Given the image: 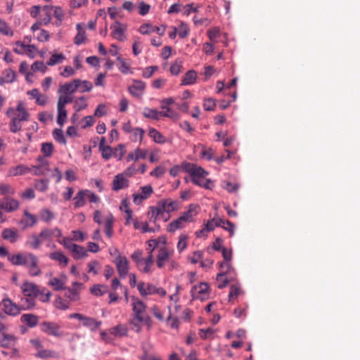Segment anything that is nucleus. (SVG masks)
<instances>
[{
	"label": "nucleus",
	"mask_w": 360,
	"mask_h": 360,
	"mask_svg": "<svg viewBox=\"0 0 360 360\" xmlns=\"http://www.w3.org/2000/svg\"><path fill=\"white\" fill-rule=\"evenodd\" d=\"M137 289L140 295L143 297L157 294L163 297L167 294L166 290L162 288L157 287L152 283H144L143 281H141L137 284Z\"/></svg>",
	"instance_id": "obj_4"
},
{
	"label": "nucleus",
	"mask_w": 360,
	"mask_h": 360,
	"mask_svg": "<svg viewBox=\"0 0 360 360\" xmlns=\"http://www.w3.org/2000/svg\"><path fill=\"white\" fill-rule=\"evenodd\" d=\"M162 109L165 110V111H160V116L169 117L173 120H177L179 119V114L172 110L170 108L165 106V105H161L160 107Z\"/></svg>",
	"instance_id": "obj_45"
},
{
	"label": "nucleus",
	"mask_w": 360,
	"mask_h": 360,
	"mask_svg": "<svg viewBox=\"0 0 360 360\" xmlns=\"http://www.w3.org/2000/svg\"><path fill=\"white\" fill-rule=\"evenodd\" d=\"M145 89V82L141 80H134L133 84L129 86L128 90L132 96L140 98L143 95Z\"/></svg>",
	"instance_id": "obj_15"
},
{
	"label": "nucleus",
	"mask_w": 360,
	"mask_h": 360,
	"mask_svg": "<svg viewBox=\"0 0 360 360\" xmlns=\"http://www.w3.org/2000/svg\"><path fill=\"white\" fill-rule=\"evenodd\" d=\"M148 136L157 143L163 144L167 142L165 136L155 128H150Z\"/></svg>",
	"instance_id": "obj_32"
},
{
	"label": "nucleus",
	"mask_w": 360,
	"mask_h": 360,
	"mask_svg": "<svg viewBox=\"0 0 360 360\" xmlns=\"http://www.w3.org/2000/svg\"><path fill=\"white\" fill-rule=\"evenodd\" d=\"M144 133H145V131L143 129L139 128V127L134 128V129L130 133L131 141L133 142L139 141L141 142L143 139Z\"/></svg>",
	"instance_id": "obj_56"
},
{
	"label": "nucleus",
	"mask_w": 360,
	"mask_h": 360,
	"mask_svg": "<svg viewBox=\"0 0 360 360\" xmlns=\"http://www.w3.org/2000/svg\"><path fill=\"white\" fill-rule=\"evenodd\" d=\"M129 186V179L124 176L122 173L117 174L114 176L112 181V190L114 191H119L122 189H125Z\"/></svg>",
	"instance_id": "obj_14"
},
{
	"label": "nucleus",
	"mask_w": 360,
	"mask_h": 360,
	"mask_svg": "<svg viewBox=\"0 0 360 360\" xmlns=\"http://www.w3.org/2000/svg\"><path fill=\"white\" fill-rule=\"evenodd\" d=\"M37 160L40 162V165L35 167V174L39 175L44 174V172L49 171V162L44 157L39 156Z\"/></svg>",
	"instance_id": "obj_43"
},
{
	"label": "nucleus",
	"mask_w": 360,
	"mask_h": 360,
	"mask_svg": "<svg viewBox=\"0 0 360 360\" xmlns=\"http://www.w3.org/2000/svg\"><path fill=\"white\" fill-rule=\"evenodd\" d=\"M108 287L106 285L100 284L94 285L91 288V293L96 296H102L103 295L106 293Z\"/></svg>",
	"instance_id": "obj_60"
},
{
	"label": "nucleus",
	"mask_w": 360,
	"mask_h": 360,
	"mask_svg": "<svg viewBox=\"0 0 360 360\" xmlns=\"http://www.w3.org/2000/svg\"><path fill=\"white\" fill-rule=\"evenodd\" d=\"M0 33L5 36H13V31L4 20L0 19Z\"/></svg>",
	"instance_id": "obj_61"
},
{
	"label": "nucleus",
	"mask_w": 360,
	"mask_h": 360,
	"mask_svg": "<svg viewBox=\"0 0 360 360\" xmlns=\"http://www.w3.org/2000/svg\"><path fill=\"white\" fill-rule=\"evenodd\" d=\"M243 292L239 284L234 283L230 286V292L229 294V300L232 302L236 300Z\"/></svg>",
	"instance_id": "obj_42"
},
{
	"label": "nucleus",
	"mask_w": 360,
	"mask_h": 360,
	"mask_svg": "<svg viewBox=\"0 0 360 360\" xmlns=\"http://www.w3.org/2000/svg\"><path fill=\"white\" fill-rule=\"evenodd\" d=\"M15 338L13 335L1 333L0 336V345L3 347H8L15 342Z\"/></svg>",
	"instance_id": "obj_40"
},
{
	"label": "nucleus",
	"mask_w": 360,
	"mask_h": 360,
	"mask_svg": "<svg viewBox=\"0 0 360 360\" xmlns=\"http://www.w3.org/2000/svg\"><path fill=\"white\" fill-rule=\"evenodd\" d=\"M36 356L40 359L58 358V354L49 349H39Z\"/></svg>",
	"instance_id": "obj_50"
},
{
	"label": "nucleus",
	"mask_w": 360,
	"mask_h": 360,
	"mask_svg": "<svg viewBox=\"0 0 360 360\" xmlns=\"http://www.w3.org/2000/svg\"><path fill=\"white\" fill-rule=\"evenodd\" d=\"M86 193L85 190L79 191L77 195L73 198L75 201V207H81L85 205L86 204Z\"/></svg>",
	"instance_id": "obj_46"
},
{
	"label": "nucleus",
	"mask_w": 360,
	"mask_h": 360,
	"mask_svg": "<svg viewBox=\"0 0 360 360\" xmlns=\"http://www.w3.org/2000/svg\"><path fill=\"white\" fill-rule=\"evenodd\" d=\"M147 155V151L140 148H136L134 152L130 153L127 157V161H138L139 159H145Z\"/></svg>",
	"instance_id": "obj_30"
},
{
	"label": "nucleus",
	"mask_w": 360,
	"mask_h": 360,
	"mask_svg": "<svg viewBox=\"0 0 360 360\" xmlns=\"http://www.w3.org/2000/svg\"><path fill=\"white\" fill-rule=\"evenodd\" d=\"M129 323L131 326V330H133L137 333H141L142 330L141 324L143 323V321H141L134 317H131Z\"/></svg>",
	"instance_id": "obj_62"
},
{
	"label": "nucleus",
	"mask_w": 360,
	"mask_h": 360,
	"mask_svg": "<svg viewBox=\"0 0 360 360\" xmlns=\"http://www.w3.org/2000/svg\"><path fill=\"white\" fill-rule=\"evenodd\" d=\"M53 150V146L52 143L46 142L41 145V151L44 157H51Z\"/></svg>",
	"instance_id": "obj_64"
},
{
	"label": "nucleus",
	"mask_w": 360,
	"mask_h": 360,
	"mask_svg": "<svg viewBox=\"0 0 360 360\" xmlns=\"http://www.w3.org/2000/svg\"><path fill=\"white\" fill-rule=\"evenodd\" d=\"M42 243V240L39 236L32 235L30 237L29 240L26 242V245L34 250L38 249Z\"/></svg>",
	"instance_id": "obj_48"
},
{
	"label": "nucleus",
	"mask_w": 360,
	"mask_h": 360,
	"mask_svg": "<svg viewBox=\"0 0 360 360\" xmlns=\"http://www.w3.org/2000/svg\"><path fill=\"white\" fill-rule=\"evenodd\" d=\"M164 212H172L179 210V203L177 200L165 199L158 202Z\"/></svg>",
	"instance_id": "obj_23"
},
{
	"label": "nucleus",
	"mask_w": 360,
	"mask_h": 360,
	"mask_svg": "<svg viewBox=\"0 0 360 360\" xmlns=\"http://www.w3.org/2000/svg\"><path fill=\"white\" fill-rule=\"evenodd\" d=\"M20 321L30 328H34L38 323L39 317L32 314H25L21 316Z\"/></svg>",
	"instance_id": "obj_29"
},
{
	"label": "nucleus",
	"mask_w": 360,
	"mask_h": 360,
	"mask_svg": "<svg viewBox=\"0 0 360 360\" xmlns=\"http://www.w3.org/2000/svg\"><path fill=\"white\" fill-rule=\"evenodd\" d=\"M181 167L185 172H188L191 175V180L195 178L198 179L200 177H205L208 174V172L202 167H198L192 163L184 162Z\"/></svg>",
	"instance_id": "obj_7"
},
{
	"label": "nucleus",
	"mask_w": 360,
	"mask_h": 360,
	"mask_svg": "<svg viewBox=\"0 0 360 360\" xmlns=\"http://www.w3.org/2000/svg\"><path fill=\"white\" fill-rule=\"evenodd\" d=\"M88 106L86 98L85 96H80L74 101L73 108L75 112L81 111L86 109Z\"/></svg>",
	"instance_id": "obj_41"
},
{
	"label": "nucleus",
	"mask_w": 360,
	"mask_h": 360,
	"mask_svg": "<svg viewBox=\"0 0 360 360\" xmlns=\"http://www.w3.org/2000/svg\"><path fill=\"white\" fill-rule=\"evenodd\" d=\"M59 94V96H58V102H57L58 105L65 108V105L67 104L72 103L75 101L74 98L72 95L63 94Z\"/></svg>",
	"instance_id": "obj_52"
},
{
	"label": "nucleus",
	"mask_w": 360,
	"mask_h": 360,
	"mask_svg": "<svg viewBox=\"0 0 360 360\" xmlns=\"http://www.w3.org/2000/svg\"><path fill=\"white\" fill-rule=\"evenodd\" d=\"M52 8H53L52 14L57 19V21H58L56 22V25H60L64 18V15H65L64 11L60 6H52Z\"/></svg>",
	"instance_id": "obj_54"
},
{
	"label": "nucleus",
	"mask_w": 360,
	"mask_h": 360,
	"mask_svg": "<svg viewBox=\"0 0 360 360\" xmlns=\"http://www.w3.org/2000/svg\"><path fill=\"white\" fill-rule=\"evenodd\" d=\"M153 264L152 250L148 251V256L143 258L137 265V268L143 273H149Z\"/></svg>",
	"instance_id": "obj_22"
},
{
	"label": "nucleus",
	"mask_w": 360,
	"mask_h": 360,
	"mask_svg": "<svg viewBox=\"0 0 360 360\" xmlns=\"http://www.w3.org/2000/svg\"><path fill=\"white\" fill-rule=\"evenodd\" d=\"M65 59V56L63 53H54L50 59L46 62L47 65L53 66L56 64L61 63Z\"/></svg>",
	"instance_id": "obj_57"
},
{
	"label": "nucleus",
	"mask_w": 360,
	"mask_h": 360,
	"mask_svg": "<svg viewBox=\"0 0 360 360\" xmlns=\"http://www.w3.org/2000/svg\"><path fill=\"white\" fill-rule=\"evenodd\" d=\"M127 333L128 328L124 324H118L110 329V333L116 337L126 336Z\"/></svg>",
	"instance_id": "obj_35"
},
{
	"label": "nucleus",
	"mask_w": 360,
	"mask_h": 360,
	"mask_svg": "<svg viewBox=\"0 0 360 360\" xmlns=\"http://www.w3.org/2000/svg\"><path fill=\"white\" fill-rule=\"evenodd\" d=\"M112 30L111 36L119 40L124 41V33L127 30V26L122 24L118 21H115L114 24L110 26Z\"/></svg>",
	"instance_id": "obj_19"
},
{
	"label": "nucleus",
	"mask_w": 360,
	"mask_h": 360,
	"mask_svg": "<svg viewBox=\"0 0 360 360\" xmlns=\"http://www.w3.org/2000/svg\"><path fill=\"white\" fill-rule=\"evenodd\" d=\"M49 258L51 260L57 262L58 264L65 267L68 264L69 259L61 251H56L49 254Z\"/></svg>",
	"instance_id": "obj_27"
},
{
	"label": "nucleus",
	"mask_w": 360,
	"mask_h": 360,
	"mask_svg": "<svg viewBox=\"0 0 360 360\" xmlns=\"http://www.w3.org/2000/svg\"><path fill=\"white\" fill-rule=\"evenodd\" d=\"M8 261L13 265L25 266L31 276H38L41 274L39 259L32 252H25L12 255L8 256Z\"/></svg>",
	"instance_id": "obj_1"
},
{
	"label": "nucleus",
	"mask_w": 360,
	"mask_h": 360,
	"mask_svg": "<svg viewBox=\"0 0 360 360\" xmlns=\"http://www.w3.org/2000/svg\"><path fill=\"white\" fill-rule=\"evenodd\" d=\"M116 266L118 274L120 278H125L129 273V261L125 256H122L118 252L117 256L113 261Z\"/></svg>",
	"instance_id": "obj_8"
},
{
	"label": "nucleus",
	"mask_w": 360,
	"mask_h": 360,
	"mask_svg": "<svg viewBox=\"0 0 360 360\" xmlns=\"http://www.w3.org/2000/svg\"><path fill=\"white\" fill-rule=\"evenodd\" d=\"M117 61L118 62L117 68L118 70L124 75L128 73H131L132 72L130 70V63L127 62L125 59H123L121 56H117Z\"/></svg>",
	"instance_id": "obj_37"
},
{
	"label": "nucleus",
	"mask_w": 360,
	"mask_h": 360,
	"mask_svg": "<svg viewBox=\"0 0 360 360\" xmlns=\"http://www.w3.org/2000/svg\"><path fill=\"white\" fill-rule=\"evenodd\" d=\"M39 235L43 242L44 240H50L54 237L59 238L62 236V233L58 227L53 229L45 228L41 231Z\"/></svg>",
	"instance_id": "obj_20"
},
{
	"label": "nucleus",
	"mask_w": 360,
	"mask_h": 360,
	"mask_svg": "<svg viewBox=\"0 0 360 360\" xmlns=\"http://www.w3.org/2000/svg\"><path fill=\"white\" fill-rule=\"evenodd\" d=\"M57 123L60 126H63L67 119L68 112L65 107H62L57 105Z\"/></svg>",
	"instance_id": "obj_49"
},
{
	"label": "nucleus",
	"mask_w": 360,
	"mask_h": 360,
	"mask_svg": "<svg viewBox=\"0 0 360 360\" xmlns=\"http://www.w3.org/2000/svg\"><path fill=\"white\" fill-rule=\"evenodd\" d=\"M219 268L220 273L217 276V281H219L225 276H229L231 280L236 278V274L231 262H221L219 264Z\"/></svg>",
	"instance_id": "obj_13"
},
{
	"label": "nucleus",
	"mask_w": 360,
	"mask_h": 360,
	"mask_svg": "<svg viewBox=\"0 0 360 360\" xmlns=\"http://www.w3.org/2000/svg\"><path fill=\"white\" fill-rule=\"evenodd\" d=\"M101 268L100 263L96 260L91 261L87 264V272L92 273L94 275H96L98 273V270Z\"/></svg>",
	"instance_id": "obj_63"
},
{
	"label": "nucleus",
	"mask_w": 360,
	"mask_h": 360,
	"mask_svg": "<svg viewBox=\"0 0 360 360\" xmlns=\"http://www.w3.org/2000/svg\"><path fill=\"white\" fill-rule=\"evenodd\" d=\"M76 28L77 30V34L75 37L74 43L76 45H80L83 44L86 40V33L85 30L83 29L80 24H77L76 25Z\"/></svg>",
	"instance_id": "obj_39"
},
{
	"label": "nucleus",
	"mask_w": 360,
	"mask_h": 360,
	"mask_svg": "<svg viewBox=\"0 0 360 360\" xmlns=\"http://www.w3.org/2000/svg\"><path fill=\"white\" fill-rule=\"evenodd\" d=\"M197 78V73L194 70L188 71L181 79V85L193 84Z\"/></svg>",
	"instance_id": "obj_36"
},
{
	"label": "nucleus",
	"mask_w": 360,
	"mask_h": 360,
	"mask_svg": "<svg viewBox=\"0 0 360 360\" xmlns=\"http://www.w3.org/2000/svg\"><path fill=\"white\" fill-rule=\"evenodd\" d=\"M0 307L1 310L6 314L11 316H16L20 314L22 307L20 305L13 302L9 297H4L0 302Z\"/></svg>",
	"instance_id": "obj_5"
},
{
	"label": "nucleus",
	"mask_w": 360,
	"mask_h": 360,
	"mask_svg": "<svg viewBox=\"0 0 360 360\" xmlns=\"http://www.w3.org/2000/svg\"><path fill=\"white\" fill-rule=\"evenodd\" d=\"M200 211V206L195 204L189 205L188 210L184 212L179 217L169 224L167 231L174 232L184 228L187 223L193 222Z\"/></svg>",
	"instance_id": "obj_2"
},
{
	"label": "nucleus",
	"mask_w": 360,
	"mask_h": 360,
	"mask_svg": "<svg viewBox=\"0 0 360 360\" xmlns=\"http://www.w3.org/2000/svg\"><path fill=\"white\" fill-rule=\"evenodd\" d=\"M217 226H221L224 230L229 232L230 236H232L234 234L235 226L229 220L219 219L217 221Z\"/></svg>",
	"instance_id": "obj_44"
},
{
	"label": "nucleus",
	"mask_w": 360,
	"mask_h": 360,
	"mask_svg": "<svg viewBox=\"0 0 360 360\" xmlns=\"http://www.w3.org/2000/svg\"><path fill=\"white\" fill-rule=\"evenodd\" d=\"M101 321H96V319L86 316L82 324L84 326L89 328L91 331H96L101 325Z\"/></svg>",
	"instance_id": "obj_34"
},
{
	"label": "nucleus",
	"mask_w": 360,
	"mask_h": 360,
	"mask_svg": "<svg viewBox=\"0 0 360 360\" xmlns=\"http://www.w3.org/2000/svg\"><path fill=\"white\" fill-rule=\"evenodd\" d=\"M209 285L206 283H200L195 285L191 290V296L193 299L204 300L208 296Z\"/></svg>",
	"instance_id": "obj_11"
},
{
	"label": "nucleus",
	"mask_w": 360,
	"mask_h": 360,
	"mask_svg": "<svg viewBox=\"0 0 360 360\" xmlns=\"http://www.w3.org/2000/svg\"><path fill=\"white\" fill-rule=\"evenodd\" d=\"M63 278H59L56 277L51 278L48 282V285L53 288V289L56 291H59L62 290H65V276H63Z\"/></svg>",
	"instance_id": "obj_31"
},
{
	"label": "nucleus",
	"mask_w": 360,
	"mask_h": 360,
	"mask_svg": "<svg viewBox=\"0 0 360 360\" xmlns=\"http://www.w3.org/2000/svg\"><path fill=\"white\" fill-rule=\"evenodd\" d=\"M40 329L42 332L55 337L63 336L62 332H60V326L54 322L44 321L40 324Z\"/></svg>",
	"instance_id": "obj_10"
},
{
	"label": "nucleus",
	"mask_w": 360,
	"mask_h": 360,
	"mask_svg": "<svg viewBox=\"0 0 360 360\" xmlns=\"http://www.w3.org/2000/svg\"><path fill=\"white\" fill-rule=\"evenodd\" d=\"M39 217L44 222H49L54 219V214L47 208H44L39 212Z\"/></svg>",
	"instance_id": "obj_58"
},
{
	"label": "nucleus",
	"mask_w": 360,
	"mask_h": 360,
	"mask_svg": "<svg viewBox=\"0 0 360 360\" xmlns=\"http://www.w3.org/2000/svg\"><path fill=\"white\" fill-rule=\"evenodd\" d=\"M1 237L11 243H15L20 238V234L17 229L7 228L2 231Z\"/></svg>",
	"instance_id": "obj_21"
},
{
	"label": "nucleus",
	"mask_w": 360,
	"mask_h": 360,
	"mask_svg": "<svg viewBox=\"0 0 360 360\" xmlns=\"http://www.w3.org/2000/svg\"><path fill=\"white\" fill-rule=\"evenodd\" d=\"M164 213L162 210L160 203H158L157 207H150L148 214L150 215V221L155 223L158 219V217Z\"/></svg>",
	"instance_id": "obj_38"
},
{
	"label": "nucleus",
	"mask_w": 360,
	"mask_h": 360,
	"mask_svg": "<svg viewBox=\"0 0 360 360\" xmlns=\"http://www.w3.org/2000/svg\"><path fill=\"white\" fill-rule=\"evenodd\" d=\"M30 172V169L25 167L23 165H19L15 167H13L10 171V175L12 176H18V175H22L27 172Z\"/></svg>",
	"instance_id": "obj_53"
},
{
	"label": "nucleus",
	"mask_w": 360,
	"mask_h": 360,
	"mask_svg": "<svg viewBox=\"0 0 360 360\" xmlns=\"http://www.w3.org/2000/svg\"><path fill=\"white\" fill-rule=\"evenodd\" d=\"M143 115L146 118L158 120L160 117V111L156 109L146 108L143 112Z\"/></svg>",
	"instance_id": "obj_51"
},
{
	"label": "nucleus",
	"mask_w": 360,
	"mask_h": 360,
	"mask_svg": "<svg viewBox=\"0 0 360 360\" xmlns=\"http://www.w3.org/2000/svg\"><path fill=\"white\" fill-rule=\"evenodd\" d=\"M34 297H25L21 299L22 304L20 307L22 310H27L31 309L34 306Z\"/></svg>",
	"instance_id": "obj_59"
},
{
	"label": "nucleus",
	"mask_w": 360,
	"mask_h": 360,
	"mask_svg": "<svg viewBox=\"0 0 360 360\" xmlns=\"http://www.w3.org/2000/svg\"><path fill=\"white\" fill-rule=\"evenodd\" d=\"M70 248L71 250L70 252L76 260L84 259L88 256L87 250L82 246L75 244Z\"/></svg>",
	"instance_id": "obj_28"
},
{
	"label": "nucleus",
	"mask_w": 360,
	"mask_h": 360,
	"mask_svg": "<svg viewBox=\"0 0 360 360\" xmlns=\"http://www.w3.org/2000/svg\"><path fill=\"white\" fill-rule=\"evenodd\" d=\"M75 80H78L79 82L77 84L79 91L81 93L89 92L93 88V85L89 81L81 80L79 79H75Z\"/></svg>",
	"instance_id": "obj_55"
},
{
	"label": "nucleus",
	"mask_w": 360,
	"mask_h": 360,
	"mask_svg": "<svg viewBox=\"0 0 360 360\" xmlns=\"http://www.w3.org/2000/svg\"><path fill=\"white\" fill-rule=\"evenodd\" d=\"M53 8L51 5H46L41 8V12L39 15L40 23L43 25L49 24L51 20Z\"/></svg>",
	"instance_id": "obj_26"
},
{
	"label": "nucleus",
	"mask_w": 360,
	"mask_h": 360,
	"mask_svg": "<svg viewBox=\"0 0 360 360\" xmlns=\"http://www.w3.org/2000/svg\"><path fill=\"white\" fill-rule=\"evenodd\" d=\"M140 191V193L132 195L133 202L137 205H141L143 200L149 198L153 193V189L150 185H146L141 187Z\"/></svg>",
	"instance_id": "obj_12"
},
{
	"label": "nucleus",
	"mask_w": 360,
	"mask_h": 360,
	"mask_svg": "<svg viewBox=\"0 0 360 360\" xmlns=\"http://www.w3.org/2000/svg\"><path fill=\"white\" fill-rule=\"evenodd\" d=\"M174 254V250L167 248V247H162L158 250L157 256L156 264L159 269H162L165 266L167 262L170 261V258Z\"/></svg>",
	"instance_id": "obj_9"
},
{
	"label": "nucleus",
	"mask_w": 360,
	"mask_h": 360,
	"mask_svg": "<svg viewBox=\"0 0 360 360\" xmlns=\"http://www.w3.org/2000/svg\"><path fill=\"white\" fill-rule=\"evenodd\" d=\"M113 222L114 217L112 214L109 213L105 219V234L108 238H111L113 235Z\"/></svg>",
	"instance_id": "obj_33"
},
{
	"label": "nucleus",
	"mask_w": 360,
	"mask_h": 360,
	"mask_svg": "<svg viewBox=\"0 0 360 360\" xmlns=\"http://www.w3.org/2000/svg\"><path fill=\"white\" fill-rule=\"evenodd\" d=\"M191 181L194 184L207 189H210L213 186V182L210 179H206L205 177L195 178Z\"/></svg>",
	"instance_id": "obj_47"
},
{
	"label": "nucleus",
	"mask_w": 360,
	"mask_h": 360,
	"mask_svg": "<svg viewBox=\"0 0 360 360\" xmlns=\"http://www.w3.org/2000/svg\"><path fill=\"white\" fill-rule=\"evenodd\" d=\"M6 115L18 121H27L30 117V114L24 107L22 103H19L16 109L9 108L6 111Z\"/></svg>",
	"instance_id": "obj_6"
},
{
	"label": "nucleus",
	"mask_w": 360,
	"mask_h": 360,
	"mask_svg": "<svg viewBox=\"0 0 360 360\" xmlns=\"http://www.w3.org/2000/svg\"><path fill=\"white\" fill-rule=\"evenodd\" d=\"M25 297H37L39 295V287L30 282H25L20 287Z\"/></svg>",
	"instance_id": "obj_18"
},
{
	"label": "nucleus",
	"mask_w": 360,
	"mask_h": 360,
	"mask_svg": "<svg viewBox=\"0 0 360 360\" xmlns=\"http://www.w3.org/2000/svg\"><path fill=\"white\" fill-rule=\"evenodd\" d=\"M37 222V218L35 215L30 214L27 210L24 211V217L20 221L23 229L33 226Z\"/></svg>",
	"instance_id": "obj_24"
},
{
	"label": "nucleus",
	"mask_w": 360,
	"mask_h": 360,
	"mask_svg": "<svg viewBox=\"0 0 360 360\" xmlns=\"http://www.w3.org/2000/svg\"><path fill=\"white\" fill-rule=\"evenodd\" d=\"M81 284L75 282L72 283V288H65L66 292L65 296L70 300V301H77L79 299V288Z\"/></svg>",
	"instance_id": "obj_25"
},
{
	"label": "nucleus",
	"mask_w": 360,
	"mask_h": 360,
	"mask_svg": "<svg viewBox=\"0 0 360 360\" xmlns=\"http://www.w3.org/2000/svg\"><path fill=\"white\" fill-rule=\"evenodd\" d=\"M0 207L7 212H12L19 207V202L12 198L6 197L0 200Z\"/></svg>",
	"instance_id": "obj_17"
},
{
	"label": "nucleus",
	"mask_w": 360,
	"mask_h": 360,
	"mask_svg": "<svg viewBox=\"0 0 360 360\" xmlns=\"http://www.w3.org/2000/svg\"><path fill=\"white\" fill-rule=\"evenodd\" d=\"M78 80L73 79L70 82H66L59 86L58 94L72 95L78 89Z\"/></svg>",
	"instance_id": "obj_16"
},
{
	"label": "nucleus",
	"mask_w": 360,
	"mask_h": 360,
	"mask_svg": "<svg viewBox=\"0 0 360 360\" xmlns=\"http://www.w3.org/2000/svg\"><path fill=\"white\" fill-rule=\"evenodd\" d=\"M132 317L143 321V324L147 326L148 330L152 327L153 322L150 317L146 314V304L138 298L132 297Z\"/></svg>",
	"instance_id": "obj_3"
}]
</instances>
